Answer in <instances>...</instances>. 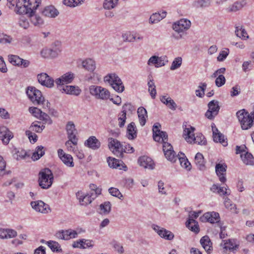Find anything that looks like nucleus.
<instances>
[{
	"label": "nucleus",
	"mask_w": 254,
	"mask_h": 254,
	"mask_svg": "<svg viewBox=\"0 0 254 254\" xmlns=\"http://www.w3.org/2000/svg\"><path fill=\"white\" fill-rule=\"evenodd\" d=\"M104 80L118 92L121 93L124 91V86L121 79L116 74L114 73L108 74L104 77Z\"/></svg>",
	"instance_id": "20e7f679"
},
{
	"label": "nucleus",
	"mask_w": 254,
	"mask_h": 254,
	"mask_svg": "<svg viewBox=\"0 0 254 254\" xmlns=\"http://www.w3.org/2000/svg\"><path fill=\"white\" fill-rule=\"evenodd\" d=\"M111 245L119 254H123L124 253V249L123 246L118 242L115 240H113L111 242Z\"/></svg>",
	"instance_id": "052dcab7"
},
{
	"label": "nucleus",
	"mask_w": 254,
	"mask_h": 254,
	"mask_svg": "<svg viewBox=\"0 0 254 254\" xmlns=\"http://www.w3.org/2000/svg\"><path fill=\"white\" fill-rule=\"evenodd\" d=\"M92 241L89 240H80L79 241L74 242L72 244V246L74 248H79L85 249L93 246Z\"/></svg>",
	"instance_id": "a19ab883"
},
{
	"label": "nucleus",
	"mask_w": 254,
	"mask_h": 254,
	"mask_svg": "<svg viewBox=\"0 0 254 254\" xmlns=\"http://www.w3.org/2000/svg\"><path fill=\"white\" fill-rule=\"evenodd\" d=\"M49 49L52 59L57 58L62 51L61 46L59 42H55Z\"/></svg>",
	"instance_id": "c9c22d12"
},
{
	"label": "nucleus",
	"mask_w": 254,
	"mask_h": 254,
	"mask_svg": "<svg viewBox=\"0 0 254 254\" xmlns=\"http://www.w3.org/2000/svg\"><path fill=\"white\" fill-rule=\"evenodd\" d=\"M194 162L197 168L200 171H204L206 169L205 161L203 155L200 153H197L194 158Z\"/></svg>",
	"instance_id": "2f4dec72"
},
{
	"label": "nucleus",
	"mask_w": 254,
	"mask_h": 254,
	"mask_svg": "<svg viewBox=\"0 0 254 254\" xmlns=\"http://www.w3.org/2000/svg\"><path fill=\"white\" fill-rule=\"evenodd\" d=\"M163 150L167 159L174 163L179 158V154L176 155L171 144H163Z\"/></svg>",
	"instance_id": "2eb2a0df"
},
{
	"label": "nucleus",
	"mask_w": 254,
	"mask_h": 254,
	"mask_svg": "<svg viewBox=\"0 0 254 254\" xmlns=\"http://www.w3.org/2000/svg\"><path fill=\"white\" fill-rule=\"evenodd\" d=\"M213 137L214 141L216 143H224L225 140L227 139L225 138L224 135L219 132L218 129L212 127Z\"/></svg>",
	"instance_id": "e433bc0d"
},
{
	"label": "nucleus",
	"mask_w": 254,
	"mask_h": 254,
	"mask_svg": "<svg viewBox=\"0 0 254 254\" xmlns=\"http://www.w3.org/2000/svg\"><path fill=\"white\" fill-rule=\"evenodd\" d=\"M226 169L227 165L225 164H216L215 166V172L219 178V181L223 183L226 181Z\"/></svg>",
	"instance_id": "4be33fe9"
},
{
	"label": "nucleus",
	"mask_w": 254,
	"mask_h": 254,
	"mask_svg": "<svg viewBox=\"0 0 254 254\" xmlns=\"http://www.w3.org/2000/svg\"><path fill=\"white\" fill-rule=\"evenodd\" d=\"M190 26L191 22L189 20L183 18L175 22L172 27L174 30L180 33L188 30Z\"/></svg>",
	"instance_id": "ddd939ff"
},
{
	"label": "nucleus",
	"mask_w": 254,
	"mask_h": 254,
	"mask_svg": "<svg viewBox=\"0 0 254 254\" xmlns=\"http://www.w3.org/2000/svg\"><path fill=\"white\" fill-rule=\"evenodd\" d=\"M202 219L210 223H216L217 227L221 228L220 216L218 213L214 211L206 212L203 214Z\"/></svg>",
	"instance_id": "a211bd4d"
},
{
	"label": "nucleus",
	"mask_w": 254,
	"mask_h": 254,
	"mask_svg": "<svg viewBox=\"0 0 254 254\" xmlns=\"http://www.w3.org/2000/svg\"><path fill=\"white\" fill-rule=\"evenodd\" d=\"M246 4V1L245 0L240 2H236L227 8V11L228 12H236L242 8Z\"/></svg>",
	"instance_id": "c03bdc74"
},
{
	"label": "nucleus",
	"mask_w": 254,
	"mask_h": 254,
	"mask_svg": "<svg viewBox=\"0 0 254 254\" xmlns=\"http://www.w3.org/2000/svg\"><path fill=\"white\" fill-rule=\"evenodd\" d=\"M45 154V150L42 146H38L33 153L31 158L33 161L39 159Z\"/></svg>",
	"instance_id": "a18cd8bd"
},
{
	"label": "nucleus",
	"mask_w": 254,
	"mask_h": 254,
	"mask_svg": "<svg viewBox=\"0 0 254 254\" xmlns=\"http://www.w3.org/2000/svg\"><path fill=\"white\" fill-rule=\"evenodd\" d=\"M138 164L146 169L153 170L154 168V163L152 159L146 156L140 157L138 159Z\"/></svg>",
	"instance_id": "b1692460"
},
{
	"label": "nucleus",
	"mask_w": 254,
	"mask_h": 254,
	"mask_svg": "<svg viewBox=\"0 0 254 254\" xmlns=\"http://www.w3.org/2000/svg\"><path fill=\"white\" fill-rule=\"evenodd\" d=\"M26 94L34 104H43L45 101L44 97L42 96L41 92L35 87H28L26 91Z\"/></svg>",
	"instance_id": "6e6552de"
},
{
	"label": "nucleus",
	"mask_w": 254,
	"mask_h": 254,
	"mask_svg": "<svg viewBox=\"0 0 254 254\" xmlns=\"http://www.w3.org/2000/svg\"><path fill=\"white\" fill-rule=\"evenodd\" d=\"M42 14L48 17L54 18L58 15L59 12L54 6L50 5L44 8Z\"/></svg>",
	"instance_id": "c756f323"
},
{
	"label": "nucleus",
	"mask_w": 254,
	"mask_h": 254,
	"mask_svg": "<svg viewBox=\"0 0 254 254\" xmlns=\"http://www.w3.org/2000/svg\"><path fill=\"white\" fill-rule=\"evenodd\" d=\"M229 53V50L227 48H225L224 50L221 51L218 57L217 60L219 62L223 61L228 56Z\"/></svg>",
	"instance_id": "69168bd1"
},
{
	"label": "nucleus",
	"mask_w": 254,
	"mask_h": 254,
	"mask_svg": "<svg viewBox=\"0 0 254 254\" xmlns=\"http://www.w3.org/2000/svg\"><path fill=\"white\" fill-rule=\"evenodd\" d=\"M107 162L109 166L111 168L122 169L121 167L123 166L122 162L114 158L109 157L107 159Z\"/></svg>",
	"instance_id": "49530a36"
},
{
	"label": "nucleus",
	"mask_w": 254,
	"mask_h": 254,
	"mask_svg": "<svg viewBox=\"0 0 254 254\" xmlns=\"http://www.w3.org/2000/svg\"><path fill=\"white\" fill-rule=\"evenodd\" d=\"M168 62V58L166 56H153L149 59L147 64L149 65H154L156 67H159L165 65Z\"/></svg>",
	"instance_id": "f3484780"
},
{
	"label": "nucleus",
	"mask_w": 254,
	"mask_h": 254,
	"mask_svg": "<svg viewBox=\"0 0 254 254\" xmlns=\"http://www.w3.org/2000/svg\"><path fill=\"white\" fill-rule=\"evenodd\" d=\"M178 159L180 161L181 166L186 169V170L190 171L191 168V166L188 159L185 155V154L182 152L179 153Z\"/></svg>",
	"instance_id": "f704fd0d"
},
{
	"label": "nucleus",
	"mask_w": 254,
	"mask_h": 254,
	"mask_svg": "<svg viewBox=\"0 0 254 254\" xmlns=\"http://www.w3.org/2000/svg\"><path fill=\"white\" fill-rule=\"evenodd\" d=\"M60 90L62 93L75 96L79 95L81 92V89L78 86L72 85L62 86Z\"/></svg>",
	"instance_id": "cd10ccee"
},
{
	"label": "nucleus",
	"mask_w": 254,
	"mask_h": 254,
	"mask_svg": "<svg viewBox=\"0 0 254 254\" xmlns=\"http://www.w3.org/2000/svg\"><path fill=\"white\" fill-rule=\"evenodd\" d=\"M12 6L15 5L17 12L21 14L32 12L41 3V0H7Z\"/></svg>",
	"instance_id": "f257e3e1"
},
{
	"label": "nucleus",
	"mask_w": 254,
	"mask_h": 254,
	"mask_svg": "<svg viewBox=\"0 0 254 254\" xmlns=\"http://www.w3.org/2000/svg\"><path fill=\"white\" fill-rule=\"evenodd\" d=\"M111 208V204L109 201H106L100 205V213L102 214H107Z\"/></svg>",
	"instance_id": "5fc2aeb1"
},
{
	"label": "nucleus",
	"mask_w": 254,
	"mask_h": 254,
	"mask_svg": "<svg viewBox=\"0 0 254 254\" xmlns=\"http://www.w3.org/2000/svg\"><path fill=\"white\" fill-rule=\"evenodd\" d=\"M160 101L165 104L169 109L172 110H175L177 108V105L174 101L169 97L163 96L160 97Z\"/></svg>",
	"instance_id": "4c0bfd02"
},
{
	"label": "nucleus",
	"mask_w": 254,
	"mask_h": 254,
	"mask_svg": "<svg viewBox=\"0 0 254 254\" xmlns=\"http://www.w3.org/2000/svg\"><path fill=\"white\" fill-rule=\"evenodd\" d=\"M236 116L243 129H248L253 126L254 116L251 114L250 115L245 109L238 111Z\"/></svg>",
	"instance_id": "f03ea898"
},
{
	"label": "nucleus",
	"mask_w": 254,
	"mask_h": 254,
	"mask_svg": "<svg viewBox=\"0 0 254 254\" xmlns=\"http://www.w3.org/2000/svg\"><path fill=\"white\" fill-rule=\"evenodd\" d=\"M211 0H195L193 5L196 8H203L210 6Z\"/></svg>",
	"instance_id": "3c124183"
},
{
	"label": "nucleus",
	"mask_w": 254,
	"mask_h": 254,
	"mask_svg": "<svg viewBox=\"0 0 254 254\" xmlns=\"http://www.w3.org/2000/svg\"><path fill=\"white\" fill-rule=\"evenodd\" d=\"M182 63V59L181 57H177L174 59L170 67L171 70H175L180 67Z\"/></svg>",
	"instance_id": "e2e57ef3"
},
{
	"label": "nucleus",
	"mask_w": 254,
	"mask_h": 254,
	"mask_svg": "<svg viewBox=\"0 0 254 254\" xmlns=\"http://www.w3.org/2000/svg\"><path fill=\"white\" fill-rule=\"evenodd\" d=\"M109 144L108 147L112 152L118 157H123L124 152L132 153L134 148L129 144Z\"/></svg>",
	"instance_id": "423d86ee"
},
{
	"label": "nucleus",
	"mask_w": 254,
	"mask_h": 254,
	"mask_svg": "<svg viewBox=\"0 0 254 254\" xmlns=\"http://www.w3.org/2000/svg\"><path fill=\"white\" fill-rule=\"evenodd\" d=\"M130 107L131 104H125L123 106V110L122 111L121 113L119 114L118 118V120L119 121V126L120 127H122L124 126L127 119V112L126 110L127 109H129Z\"/></svg>",
	"instance_id": "7c9ffc66"
},
{
	"label": "nucleus",
	"mask_w": 254,
	"mask_h": 254,
	"mask_svg": "<svg viewBox=\"0 0 254 254\" xmlns=\"http://www.w3.org/2000/svg\"><path fill=\"white\" fill-rule=\"evenodd\" d=\"M14 41V39L11 36L1 32L0 36V44H11Z\"/></svg>",
	"instance_id": "603ef678"
},
{
	"label": "nucleus",
	"mask_w": 254,
	"mask_h": 254,
	"mask_svg": "<svg viewBox=\"0 0 254 254\" xmlns=\"http://www.w3.org/2000/svg\"><path fill=\"white\" fill-rule=\"evenodd\" d=\"M137 114L140 125L141 126H144L147 118V113L146 109L143 107H139L137 109Z\"/></svg>",
	"instance_id": "72a5a7b5"
},
{
	"label": "nucleus",
	"mask_w": 254,
	"mask_h": 254,
	"mask_svg": "<svg viewBox=\"0 0 254 254\" xmlns=\"http://www.w3.org/2000/svg\"><path fill=\"white\" fill-rule=\"evenodd\" d=\"M19 25L24 29H27L29 26V22L24 16H21L19 18Z\"/></svg>",
	"instance_id": "774afa93"
},
{
	"label": "nucleus",
	"mask_w": 254,
	"mask_h": 254,
	"mask_svg": "<svg viewBox=\"0 0 254 254\" xmlns=\"http://www.w3.org/2000/svg\"><path fill=\"white\" fill-rule=\"evenodd\" d=\"M45 126L41 125V123L38 121L34 122L30 127L32 131H35L37 132H41L44 128Z\"/></svg>",
	"instance_id": "6e6d98bb"
},
{
	"label": "nucleus",
	"mask_w": 254,
	"mask_h": 254,
	"mask_svg": "<svg viewBox=\"0 0 254 254\" xmlns=\"http://www.w3.org/2000/svg\"><path fill=\"white\" fill-rule=\"evenodd\" d=\"M101 193V190H97L92 192L85 193L81 191H78L76 193V197L82 205H87L92 201L98 195Z\"/></svg>",
	"instance_id": "39448f33"
},
{
	"label": "nucleus",
	"mask_w": 254,
	"mask_h": 254,
	"mask_svg": "<svg viewBox=\"0 0 254 254\" xmlns=\"http://www.w3.org/2000/svg\"><path fill=\"white\" fill-rule=\"evenodd\" d=\"M235 34L237 37L242 40H247L249 37L246 30L242 25L236 26L235 27Z\"/></svg>",
	"instance_id": "58836bf2"
},
{
	"label": "nucleus",
	"mask_w": 254,
	"mask_h": 254,
	"mask_svg": "<svg viewBox=\"0 0 254 254\" xmlns=\"http://www.w3.org/2000/svg\"><path fill=\"white\" fill-rule=\"evenodd\" d=\"M245 144L241 146H237L236 149V154H241V159L246 165H253L254 164V159L252 154L249 153Z\"/></svg>",
	"instance_id": "1a4fd4ad"
},
{
	"label": "nucleus",
	"mask_w": 254,
	"mask_h": 254,
	"mask_svg": "<svg viewBox=\"0 0 254 254\" xmlns=\"http://www.w3.org/2000/svg\"><path fill=\"white\" fill-rule=\"evenodd\" d=\"M161 125L159 123H156L153 126V137L155 141L162 143H167L168 135L166 132L161 131L160 127Z\"/></svg>",
	"instance_id": "9d476101"
},
{
	"label": "nucleus",
	"mask_w": 254,
	"mask_h": 254,
	"mask_svg": "<svg viewBox=\"0 0 254 254\" xmlns=\"http://www.w3.org/2000/svg\"><path fill=\"white\" fill-rule=\"evenodd\" d=\"M31 205L37 212L42 213H48L50 210L49 205L41 200L32 201Z\"/></svg>",
	"instance_id": "412c9836"
},
{
	"label": "nucleus",
	"mask_w": 254,
	"mask_h": 254,
	"mask_svg": "<svg viewBox=\"0 0 254 254\" xmlns=\"http://www.w3.org/2000/svg\"><path fill=\"white\" fill-rule=\"evenodd\" d=\"M38 82L42 86L47 88H52L54 85L55 80L48 74L42 72L37 75Z\"/></svg>",
	"instance_id": "4468645a"
},
{
	"label": "nucleus",
	"mask_w": 254,
	"mask_h": 254,
	"mask_svg": "<svg viewBox=\"0 0 254 254\" xmlns=\"http://www.w3.org/2000/svg\"><path fill=\"white\" fill-rule=\"evenodd\" d=\"M135 124L133 122L130 123L127 128V137L132 139L136 137V131Z\"/></svg>",
	"instance_id": "de8ad7c7"
},
{
	"label": "nucleus",
	"mask_w": 254,
	"mask_h": 254,
	"mask_svg": "<svg viewBox=\"0 0 254 254\" xmlns=\"http://www.w3.org/2000/svg\"><path fill=\"white\" fill-rule=\"evenodd\" d=\"M12 152L14 155H16V158L17 160L19 159H24L28 155L27 153L25 150L20 148H14L12 150Z\"/></svg>",
	"instance_id": "864d4df0"
},
{
	"label": "nucleus",
	"mask_w": 254,
	"mask_h": 254,
	"mask_svg": "<svg viewBox=\"0 0 254 254\" xmlns=\"http://www.w3.org/2000/svg\"><path fill=\"white\" fill-rule=\"evenodd\" d=\"M56 236L59 239L67 240L76 238L77 236V233L73 230L68 229L57 233Z\"/></svg>",
	"instance_id": "a878e982"
},
{
	"label": "nucleus",
	"mask_w": 254,
	"mask_h": 254,
	"mask_svg": "<svg viewBox=\"0 0 254 254\" xmlns=\"http://www.w3.org/2000/svg\"><path fill=\"white\" fill-rule=\"evenodd\" d=\"M166 15L167 12L165 11L153 13L150 17L149 22L152 24L157 23L162 19L164 18L166 16Z\"/></svg>",
	"instance_id": "ea45409f"
},
{
	"label": "nucleus",
	"mask_w": 254,
	"mask_h": 254,
	"mask_svg": "<svg viewBox=\"0 0 254 254\" xmlns=\"http://www.w3.org/2000/svg\"><path fill=\"white\" fill-rule=\"evenodd\" d=\"M224 204L226 208L234 213H238V210H237L236 204L233 203L228 197H225L224 198Z\"/></svg>",
	"instance_id": "09e8293b"
},
{
	"label": "nucleus",
	"mask_w": 254,
	"mask_h": 254,
	"mask_svg": "<svg viewBox=\"0 0 254 254\" xmlns=\"http://www.w3.org/2000/svg\"><path fill=\"white\" fill-rule=\"evenodd\" d=\"M8 60L13 65L20 66L21 58L19 57L16 55H9L8 56Z\"/></svg>",
	"instance_id": "680f3d73"
},
{
	"label": "nucleus",
	"mask_w": 254,
	"mask_h": 254,
	"mask_svg": "<svg viewBox=\"0 0 254 254\" xmlns=\"http://www.w3.org/2000/svg\"><path fill=\"white\" fill-rule=\"evenodd\" d=\"M39 186L44 189L49 188L52 185L54 180L52 171L48 168H45L39 173Z\"/></svg>",
	"instance_id": "7ed1b4c3"
},
{
	"label": "nucleus",
	"mask_w": 254,
	"mask_h": 254,
	"mask_svg": "<svg viewBox=\"0 0 254 254\" xmlns=\"http://www.w3.org/2000/svg\"><path fill=\"white\" fill-rule=\"evenodd\" d=\"M58 154L60 158L65 165L71 167L74 166L73 159L71 155L66 154L61 149H59L58 150Z\"/></svg>",
	"instance_id": "bb28decb"
},
{
	"label": "nucleus",
	"mask_w": 254,
	"mask_h": 254,
	"mask_svg": "<svg viewBox=\"0 0 254 254\" xmlns=\"http://www.w3.org/2000/svg\"><path fill=\"white\" fill-rule=\"evenodd\" d=\"M186 226L191 231L198 233L199 231L198 223L192 218H189L186 222Z\"/></svg>",
	"instance_id": "37998d69"
},
{
	"label": "nucleus",
	"mask_w": 254,
	"mask_h": 254,
	"mask_svg": "<svg viewBox=\"0 0 254 254\" xmlns=\"http://www.w3.org/2000/svg\"><path fill=\"white\" fill-rule=\"evenodd\" d=\"M153 229L161 237L167 240H172L174 235L171 231L156 225L152 226Z\"/></svg>",
	"instance_id": "aec40b11"
},
{
	"label": "nucleus",
	"mask_w": 254,
	"mask_h": 254,
	"mask_svg": "<svg viewBox=\"0 0 254 254\" xmlns=\"http://www.w3.org/2000/svg\"><path fill=\"white\" fill-rule=\"evenodd\" d=\"M29 111L35 117L44 121L45 123H48L49 124L52 123V121L49 116L43 112L40 109L36 107H30Z\"/></svg>",
	"instance_id": "dca6fc26"
},
{
	"label": "nucleus",
	"mask_w": 254,
	"mask_h": 254,
	"mask_svg": "<svg viewBox=\"0 0 254 254\" xmlns=\"http://www.w3.org/2000/svg\"><path fill=\"white\" fill-rule=\"evenodd\" d=\"M123 40L124 42H133L136 37L129 32H126L122 35Z\"/></svg>",
	"instance_id": "338daca9"
},
{
	"label": "nucleus",
	"mask_w": 254,
	"mask_h": 254,
	"mask_svg": "<svg viewBox=\"0 0 254 254\" xmlns=\"http://www.w3.org/2000/svg\"><path fill=\"white\" fill-rule=\"evenodd\" d=\"M207 84L205 83H201L195 90V94L199 97H202L204 95V91L206 89Z\"/></svg>",
	"instance_id": "bf43d9fd"
},
{
	"label": "nucleus",
	"mask_w": 254,
	"mask_h": 254,
	"mask_svg": "<svg viewBox=\"0 0 254 254\" xmlns=\"http://www.w3.org/2000/svg\"><path fill=\"white\" fill-rule=\"evenodd\" d=\"M118 1L119 0H105L103 7L107 9H113L117 5Z\"/></svg>",
	"instance_id": "4d7b16f0"
},
{
	"label": "nucleus",
	"mask_w": 254,
	"mask_h": 254,
	"mask_svg": "<svg viewBox=\"0 0 254 254\" xmlns=\"http://www.w3.org/2000/svg\"><path fill=\"white\" fill-rule=\"evenodd\" d=\"M208 109L205 113V116L210 120H212L217 115L220 110L219 102L212 100L208 104Z\"/></svg>",
	"instance_id": "f8f14e48"
},
{
	"label": "nucleus",
	"mask_w": 254,
	"mask_h": 254,
	"mask_svg": "<svg viewBox=\"0 0 254 254\" xmlns=\"http://www.w3.org/2000/svg\"><path fill=\"white\" fill-rule=\"evenodd\" d=\"M200 243L208 254L210 253L212 251V243L208 236L206 235L202 237L200 239Z\"/></svg>",
	"instance_id": "c85d7f7f"
},
{
	"label": "nucleus",
	"mask_w": 254,
	"mask_h": 254,
	"mask_svg": "<svg viewBox=\"0 0 254 254\" xmlns=\"http://www.w3.org/2000/svg\"><path fill=\"white\" fill-rule=\"evenodd\" d=\"M74 77V73L71 72H68L64 74L59 78L56 79L55 83L58 86L67 84L71 83Z\"/></svg>",
	"instance_id": "6ab92c4d"
},
{
	"label": "nucleus",
	"mask_w": 254,
	"mask_h": 254,
	"mask_svg": "<svg viewBox=\"0 0 254 254\" xmlns=\"http://www.w3.org/2000/svg\"><path fill=\"white\" fill-rule=\"evenodd\" d=\"M183 136L188 142L192 143V138L194 136V131L195 128L190 125H183Z\"/></svg>",
	"instance_id": "5701e85b"
},
{
	"label": "nucleus",
	"mask_w": 254,
	"mask_h": 254,
	"mask_svg": "<svg viewBox=\"0 0 254 254\" xmlns=\"http://www.w3.org/2000/svg\"><path fill=\"white\" fill-rule=\"evenodd\" d=\"M35 10H34L32 12H28V13H25L26 14H29V17H30V20L31 22L35 26H39L42 25L43 23V19L38 15L33 14Z\"/></svg>",
	"instance_id": "8fccbe9b"
},
{
	"label": "nucleus",
	"mask_w": 254,
	"mask_h": 254,
	"mask_svg": "<svg viewBox=\"0 0 254 254\" xmlns=\"http://www.w3.org/2000/svg\"><path fill=\"white\" fill-rule=\"evenodd\" d=\"M47 244L53 252H62V249L61 248V247L58 242L53 241H50L47 242Z\"/></svg>",
	"instance_id": "13d9d810"
},
{
	"label": "nucleus",
	"mask_w": 254,
	"mask_h": 254,
	"mask_svg": "<svg viewBox=\"0 0 254 254\" xmlns=\"http://www.w3.org/2000/svg\"><path fill=\"white\" fill-rule=\"evenodd\" d=\"M82 66L83 68L90 71H94L96 68L95 62L91 59L83 61L82 62Z\"/></svg>",
	"instance_id": "79ce46f5"
},
{
	"label": "nucleus",
	"mask_w": 254,
	"mask_h": 254,
	"mask_svg": "<svg viewBox=\"0 0 254 254\" xmlns=\"http://www.w3.org/2000/svg\"><path fill=\"white\" fill-rule=\"evenodd\" d=\"M89 90L90 94L97 99L107 100L110 96L109 90L101 86L91 85Z\"/></svg>",
	"instance_id": "0eeeda50"
},
{
	"label": "nucleus",
	"mask_w": 254,
	"mask_h": 254,
	"mask_svg": "<svg viewBox=\"0 0 254 254\" xmlns=\"http://www.w3.org/2000/svg\"><path fill=\"white\" fill-rule=\"evenodd\" d=\"M13 137V133L7 127H0V139L3 143H8Z\"/></svg>",
	"instance_id": "393cba45"
},
{
	"label": "nucleus",
	"mask_w": 254,
	"mask_h": 254,
	"mask_svg": "<svg viewBox=\"0 0 254 254\" xmlns=\"http://www.w3.org/2000/svg\"><path fill=\"white\" fill-rule=\"evenodd\" d=\"M66 130L67 134L68 140L66 143L70 142L71 143H77L78 141L77 136V131L75 128V126L73 122H68L66 125Z\"/></svg>",
	"instance_id": "9b49d317"
},
{
	"label": "nucleus",
	"mask_w": 254,
	"mask_h": 254,
	"mask_svg": "<svg viewBox=\"0 0 254 254\" xmlns=\"http://www.w3.org/2000/svg\"><path fill=\"white\" fill-rule=\"evenodd\" d=\"M109 192L112 195L117 197L120 199H123V195L118 189L110 188L109 189Z\"/></svg>",
	"instance_id": "0e129e2a"
},
{
	"label": "nucleus",
	"mask_w": 254,
	"mask_h": 254,
	"mask_svg": "<svg viewBox=\"0 0 254 254\" xmlns=\"http://www.w3.org/2000/svg\"><path fill=\"white\" fill-rule=\"evenodd\" d=\"M210 190L212 192L217 193L220 195H229L231 193L230 190H227L226 188L221 187L218 184H214Z\"/></svg>",
	"instance_id": "473e14b6"
}]
</instances>
